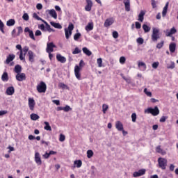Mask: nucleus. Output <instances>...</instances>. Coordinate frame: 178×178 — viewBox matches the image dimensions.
<instances>
[{
  "mask_svg": "<svg viewBox=\"0 0 178 178\" xmlns=\"http://www.w3.org/2000/svg\"><path fill=\"white\" fill-rule=\"evenodd\" d=\"M83 66H84V61H83V60H81L79 63V66L76 65L74 67V74L78 80H81V74H80V70H81V67H83Z\"/></svg>",
  "mask_w": 178,
  "mask_h": 178,
  "instance_id": "f257e3e1",
  "label": "nucleus"
},
{
  "mask_svg": "<svg viewBox=\"0 0 178 178\" xmlns=\"http://www.w3.org/2000/svg\"><path fill=\"white\" fill-rule=\"evenodd\" d=\"M74 29V25H73L72 23H70L68 25L67 29H65V38L67 40H69L70 37L72 36V31Z\"/></svg>",
  "mask_w": 178,
  "mask_h": 178,
  "instance_id": "f03ea898",
  "label": "nucleus"
},
{
  "mask_svg": "<svg viewBox=\"0 0 178 178\" xmlns=\"http://www.w3.org/2000/svg\"><path fill=\"white\" fill-rule=\"evenodd\" d=\"M152 30V40L154 42H156V41L161 38V36L159 35V29L158 28H153Z\"/></svg>",
  "mask_w": 178,
  "mask_h": 178,
  "instance_id": "7ed1b4c3",
  "label": "nucleus"
},
{
  "mask_svg": "<svg viewBox=\"0 0 178 178\" xmlns=\"http://www.w3.org/2000/svg\"><path fill=\"white\" fill-rule=\"evenodd\" d=\"M145 113H151L153 116H158L159 114V108L156 106L154 108L149 107L145 110Z\"/></svg>",
  "mask_w": 178,
  "mask_h": 178,
  "instance_id": "20e7f679",
  "label": "nucleus"
},
{
  "mask_svg": "<svg viewBox=\"0 0 178 178\" xmlns=\"http://www.w3.org/2000/svg\"><path fill=\"white\" fill-rule=\"evenodd\" d=\"M38 92L42 93L47 92V84L44 81H41L36 87Z\"/></svg>",
  "mask_w": 178,
  "mask_h": 178,
  "instance_id": "39448f33",
  "label": "nucleus"
},
{
  "mask_svg": "<svg viewBox=\"0 0 178 178\" xmlns=\"http://www.w3.org/2000/svg\"><path fill=\"white\" fill-rule=\"evenodd\" d=\"M158 163L159 166V168H161V169H163V170H165V169H166V165H168V160H166V159L160 157L158 159Z\"/></svg>",
  "mask_w": 178,
  "mask_h": 178,
  "instance_id": "423d86ee",
  "label": "nucleus"
},
{
  "mask_svg": "<svg viewBox=\"0 0 178 178\" xmlns=\"http://www.w3.org/2000/svg\"><path fill=\"white\" fill-rule=\"evenodd\" d=\"M29 47L28 46H25L23 47V49H22V56L21 57V52H19V59L20 60H26V55L27 54V52H29Z\"/></svg>",
  "mask_w": 178,
  "mask_h": 178,
  "instance_id": "0eeeda50",
  "label": "nucleus"
},
{
  "mask_svg": "<svg viewBox=\"0 0 178 178\" xmlns=\"http://www.w3.org/2000/svg\"><path fill=\"white\" fill-rule=\"evenodd\" d=\"M35 162L39 166L42 165V160H41V155L38 153V152H36L35 153Z\"/></svg>",
  "mask_w": 178,
  "mask_h": 178,
  "instance_id": "6e6552de",
  "label": "nucleus"
},
{
  "mask_svg": "<svg viewBox=\"0 0 178 178\" xmlns=\"http://www.w3.org/2000/svg\"><path fill=\"white\" fill-rule=\"evenodd\" d=\"M56 48V46L54 44V42L47 43L46 51L47 54L54 52V49Z\"/></svg>",
  "mask_w": 178,
  "mask_h": 178,
  "instance_id": "1a4fd4ad",
  "label": "nucleus"
},
{
  "mask_svg": "<svg viewBox=\"0 0 178 178\" xmlns=\"http://www.w3.org/2000/svg\"><path fill=\"white\" fill-rule=\"evenodd\" d=\"M113 23H115V19L110 17L105 20L104 26V27H109V26H112Z\"/></svg>",
  "mask_w": 178,
  "mask_h": 178,
  "instance_id": "9d476101",
  "label": "nucleus"
},
{
  "mask_svg": "<svg viewBox=\"0 0 178 178\" xmlns=\"http://www.w3.org/2000/svg\"><path fill=\"white\" fill-rule=\"evenodd\" d=\"M28 56H29V60L31 62V63H34V60L35 59V54L33 51L29 50L28 51Z\"/></svg>",
  "mask_w": 178,
  "mask_h": 178,
  "instance_id": "9b49d317",
  "label": "nucleus"
},
{
  "mask_svg": "<svg viewBox=\"0 0 178 178\" xmlns=\"http://www.w3.org/2000/svg\"><path fill=\"white\" fill-rule=\"evenodd\" d=\"M144 175H145V170L142 169L134 172L133 176L134 177H140V176H143Z\"/></svg>",
  "mask_w": 178,
  "mask_h": 178,
  "instance_id": "f8f14e48",
  "label": "nucleus"
},
{
  "mask_svg": "<svg viewBox=\"0 0 178 178\" xmlns=\"http://www.w3.org/2000/svg\"><path fill=\"white\" fill-rule=\"evenodd\" d=\"M24 32L29 33L30 38H31V40H33L34 41H35V38L34 37V33L33 32L32 30H30V28L26 27L24 29Z\"/></svg>",
  "mask_w": 178,
  "mask_h": 178,
  "instance_id": "ddd939ff",
  "label": "nucleus"
},
{
  "mask_svg": "<svg viewBox=\"0 0 178 178\" xmlns=\"http://www.w3.org/2000/svg\"><path fill=\"white\" fill-rule=\"evenodd\" d=\"M53 19H58V14L56 13V11L55 10L51 9V10H47L46 11Z\"/></svg>",
  "mask_w": 178,
  "mask_h": 178,
  "instance_id": "4468645a",
  "label": "nucleus"
},
{
  "mask_svg": "<svg viewBox=\"0 0 178 178\" xmlns=\"http://www.w3.org/2000/svg\"><path fill=\"white\" fill-rule=\"evenodd\" d=\"M15 77L17 81H23L24 80H26V74L24 73L17 74Z\"/></svg>",
  "mask_w": 178,
  "mask_h": 178,
  "instance_id": "2eb2a0df",
  "label": "nucleus"
},
{
  "mask_svg": "<svg viewBox=\"0 0 178 178\" xmlns=\"http://www.w3.org/2000/svg\"><path fill=\"white\" fill-rule=\"evenodd\" d=\"M87 5L85 7L86 12H90L92 8V1L91 0H86Z\"/></svg>",
  "mask_w": 178,
  "mask_h": 178,
  "instance_id": "dca6fc26",
  "label": "nucleus"
},
{
  "mask_svg": "<svg viewBox=\"0 0 178 178\" xmlns=\"http://www.w3.org/2000/svg\"><path fill=\"white\" fill-rule=\"evenodd\" d=\"M29 106L31 111L34 110V106H35V101H34V99L33 98L29 99Z\"/></svg>",
  "mask_w": 178,
  "mask_h": 178,
  "instance_id": "f3484780",
  "label": "nucleus"
},
{
  "mask_svg": "<svg viewBox=\"0 0 178 178\" xmlns=\"http://www.w3.org/2000/svg\"><path fill=\"white\" fill-rule=\"evenodd\" d=\"M138 66L140 70H142V72H145V70H147V65L143 61H139Z\"/></svg>",
  "mask_w": 178,
  "mask_h": 178,
  "instance_id": "a211bd4d",
  "label": "nucleus"
},
{
  "mask_svg": "<svg viewBox=\"0 0 178 178\" xmlns=\"http://www.w3.org/2000/svg\"><path fill=\"white\" fill-rule=\"evenodd\" d=\"M15 58H16V56L15 54L8 55L7 56L5 63H6V65H9L10 62H12L15 59Z\"/></svg>",
  "mask_w": 178,
  "mask_h": 178,
  "instance_id": "6ab92c4d",
  "label": "nucleus"
},
{
  "mask_svg": "<svg viewBox=\"0 0 178 178\" xmlns=\"http://www.w3.org/2000/svg\"><path fill=\"white\" fill-rule=\"evenodd\" d=\"M56 59L58 62H60V63H66V58L60 54L56 55Z\"/></svg>",
  "mask_w": 178,
  "mask_h": 178,
  "instance_id": "aec40b11",
  "label": "nucleus"
},
{
  "mask_svg": "<svg viewBox=\"0 0 178 178\" xmlns=\"http://www.w3.org/2000/svg\"><path fill=\"white\" fill-rule=\"evenodd\" d=\"M115 128L118 131H122L123 130V124L120 121H117L115 122Z\"/></svg>",
  "mask_w": 178,
  "mask_h": 178,
  "instance_id": "412c9836",
  "label": "nucleus"
},
{
  "mask_svg": "<svg viewBox=\"0 0 178 178\" xmlns=\"http://www.w3.org/2000/svg\"><path fill=\"white\" fill-rule=\"evenodd\" d=\"M7 95H13L15 94V88L13 86L8 87L6 90Z\"/></svg>",
  "mask_w": 178,
  "mask_h": 178,
  "instance_id": "4be33fe9",
  "label": "nucleus"
},
{
  "mask_svg": "<svg viewBox=\"0 0 178 178\" xmlns=\"http://www.w3.org/2000/svg\"><path fill=\"white\" fill-rule=\"evenodd\" d=\"M145 15V11L141 10L138 15V22H141V23H143V22H144Z\"/></svg>",
  "mask_w": 178,
  "mask_h": 178,
  "instance_id": "5701e85b",
  "label": "nucleus"
},
{
  "mask_svg": "<svg viewBox=\"0 0 178 178\" xmlns=\"http://www.w3.org/2000/svg\"><path fill=\"white\" fill-rule=\"evenodd\" d=\"M126 12H130V0H124Z\"/></svg>",
  "mask_w": 178,
  "mask_h": 178,
  "instance_id": "b1692460",
  "label": "nucleus"
},
{
  "mask_svg": "<svg viewBox=\"0 0 178 178\" xmlns=\"http://www.w3.org/2000/svg\"><path fill=\"white\" fill-rule=\"evenodd\" d=\"M156 152H158V154H161V155H166V151L161 148V146H157L156 147Z\"/></svg>",
  "mask_w": 178,
  "mask_h": 178,
  "instance_id": "393cba45",
  "label": "nucleus"
},
{
  "mask_svg": "<svg viewBox=\"0 0 178 178\" xmlns=\"http://www.w3.org/2000/svg\"><path fill=\"white\" fill-rule=\"evenodd\" d=\"M83 162L81 160H76L74 161V168H81Z\"/></svg>",
  "mask_w": 178,
  "mask_h": 178,
  "instance_id": "a878e982",
  "label": "nucleus"
},
{
  "mask_svg": "<svg viewBox=\"0 0 178 178\" xmlns=\"http://www.w3.org/2000/svg\"><path fill=\"white\" fill-rule=\"evenodd\" d=\"M82 51L85 55H87V56H91V55H92V52H91L87 47H83Z\"/></svg>",
  "mask_w": 178,
  "mask_h": 178,
  "instance_id": "bb28decb",
  "label": "nucleus"
},
{
  "mask_svg": "<svg viewBox=\"0 0 178 178\" xmlns=\"http://www.w3.org/2000/svg\"><path fill=\"white\" fill-rule=\"evenodd\" d=\"M169 6V2H167L165 3V6H164L162 12V16L163 17H165L166 16V13H168V8Z\"/></svg>",
  "mask_w": 178,
  "mask_h": 178,
  "instance_id": "cd10ccee",
  "label": "nucleus"
},
{
  "mask_svg": "<svg viewBox=\"0 0 178 178\" xmlns=\"http://www.w3.org/2000/svg\"><path fill=\"white\" fill-rule=\"evenodd\" d=\"M85 29H86V31H91V30L94 29V23H92V22L88 23Z\"/></svg>",
  "mask_w": 178,
  "mask_h": 178,
  "instance_id": "c85d7f7f",
  "label": "nucleus"
},
{
  "mask_svg": "<svg viewBox=\"0 0 178 178\" xmlns=\"http://www.w3.org/2000/svg\"><path fill=\"white\" fill-rule=\"evenodd\" d=\"M33 17L34 19H36V20H40L41 22L44 23V24H48V23L47 22H45V20H44L41 17H40V16H38V15H37V13H33Z\"/></svg>",
  "mask_w": 178,
  "mask_h": 178,
  "instance_id": "c756f323",
  "label": "nucleus"
},
{
  "mask_svg": "<svg viewBox=\"0 0 178 178\" xmlns=\"http://www.w3.org/2000/svg\"><path fill=\"white\" fill-rule=\"evenodd\" d=\"M14 72L17 74L22 73V66L20 65H15L14 68Z\"/></svg>",
  "mask_w": 178,
  "mask_h": 178,
  "instance_id": "7c9ffc66",
  "label": "nucleus"
},
{
  "mask_svg": "<svg viewBox=\"0 0 178 178\" xmlns=\"http://www.w3.org/2000/svg\"><path fill=\"white\" fill-rule=\"evenodd\" d=\"M51 26H53V27H55V29H62V25L59 23H56L54 22H50Z\"/></svg>",
  "mask_w": 178,
  "mask_h": 178,
  "instance_id": "2f4dec72",
  "label": "nucleus"
},
{
  "mask_svg": "<svg viewBox=\"0 0 178 178\" xmlns=\"http://www.w3.org/2000/svg\"><path fill=\"white\" fill-rule=\"evenodd\" d=\"M167 69H171L173 70L175 67V62L170 61L169 63H167L166 65Z\"/></svg>",
  "mask_w": 178,
  "mask_h": 178,
  "instance_id": "473e14b6",
  "label": "nucleus"
},
{
  "mask_svg": "<svg viewBox=\"0 0 178 178\" xmlns=\"http://www.w3.org/2000/svg\"><path fill=\"white\" fill-rule=\"evenodd\" d=\"M2 81H8L9 80V76H8V72H3L1 76Z\"/></svg>",
  "mask_w": 178,
  "mask_h": 178,
  "instance_id": "72a5a7b5",
  "label": "nucleus"
},
{
  "mask_svg": "<svg viewBox=\"0 0 178 178\" xmlns=\"http://www.w3.org/2000/svg\"><path fill=\"white\" fill-rule=\"evenodd\" d=\"M169 49H170V52H172L173 54V52H175V51H176V44L171 43L169 46Z\"/></svg>",
  "mask_w": 178,
  "mask_h": 178,
  "instance_id": "f704fd0d",
  "label": "nucleus"
},
{
  "mask_svg": "<svg viewBox=\"0 0 178 178\" xmlns=\"http://www.w3.org/2000/svg\"><path fill=\"white\" fill-rule=\"evenodd\" d=\"M15 21L13 19H10L6 22V25L10 27L11 26H15Z\"/></svg>",
  "mask_w": 178,
  "mask_h": 178,
  "instance_id": "c9c22d12",
  "label": "nucleus"
},
{
  "mask_svg": "<svg viewBox=\"0 0 178 178\" xmlns=\"http://www.w3.org/2000/svg\"><path fill=\"white\" fill-rule=\"evenodd\" d=\"M143 29L145 33H149V31H151V27L148 26L147 24H143Z\"/></svg>",
  "mask_w": 178,
  "mask_h": 178,
  "instance_id": "e433bc0d",
  "label": "nucleus"
},
{
  "mask_svg": "<svg viewBox=\"0 0 178 178\" xmlns=\"http://www.w3.org/2000/svg\"><path fill=\"white\" fill-rule=\"evenodd\" d=\"M31 120H38V119H40V116L35 113H32L31 115Z\"/></svg>",
  "mask_w": 178,
  "mask_h": 178,
  "instance_id": "4c0bfd02",
  "label": "nucleus"
},
{
  "mask_svg": "<svg viewBox=\"0 0 178 178\" xmlns=\"http://www.w3.org/2000/svg\"><path fill=\"white\" fill-rule=\"evenodd\" d=\"M58 86L62 88L63 90H69V86L63 83H60L58 84Z\"/></svg>",
  "mask_w": 178,
  "mask_h": 178,
  "instance_id": "58836bf2",
  "label": "nucleus"
},
{
  "mask_svg": "<svg viewBox=\"0 0 178 178\" xmlns=\"http://www.w3.org/2000/svg\"><path fill=\"white\" fill-rule=\"evenodd\" d=\"M44 130H47L48 131H51V130H52V129L51 128V127L49 126V122H44Z\"/></svg>",
  "mask_w": 178,
  "mask_h": 178,
  "instance_id": "ea45409f",
  "label": "nucleus"
},
{
  "mask_svg": "<svg viewBox=\"0 0 178 178\" xmlns=\"http://www.w3.org/2000/svg\"><path fill=\"white\" fill-rule=\"evenodd\" d=\"M92 156H94V152H92V150L89 149L87 151V157L90 159L92 158Z\"/></svg>",
  "mask_w": 178,
  "mask_h": 178,
  "instance_id": "a19ab883",
  "label": "nucleus"
},
{
  "mask_svg": "<svg viewBox=\"0 0 178 178\" xmlns=\"http://www.w3.org/2000/svg\"><path fill=\"white\" fill-rule=\"evenodd\" d=\"M109 108V106H108V104H103L102 105V112L103 113H106V111H108V109Z\"/></svg>",
  "mask_w": 178,
  "mask_h": 178,
  "instance_id": "79ce46f5",
  "label": "nucleus"
},
{
  "mask_svg": "<svg viewBox=\"0 0 178 178\" xmlns=\"http://www.w3.org/2000/svg\"><path fill=\"white\" fill-rule=\"evenodd\" d=\"M81 37V33H76L74 35V41H79V39Z\"/></svg>",
  "mask_w": 178,
  "mask_h": 178,
  "instance_id": "37998d69",
  "label": "nucleus"
},
{
  "mask_svg": "<svg viewBox=\"0 0 178 178\" xmlns=\"http://www.w3.org/2000/svg\"><path fill=\"white\" fill-rule=\"evenodd\" d=\"M136 42L139 44V45H143L144 44V39H143V38H138L136 40Z\"/></svg>",
  "mask_w": 178,
  "mask_h": 178,
  "instance_id": "c03bdc74",
  "label": "nucleus"
},
{
  "mask_svg": "<svg viewBox=\"0 0 178 178\" xmlns=\"http://www.w3.org/2000/svg\"><path fill=\"white\" fill-rule=\"evenodd\" d=\"M97 63L98 65V67H102V58H97Z\"/></svg>",
  "mask_w": 178,
  "mask_h": 178,
  "instance_id": "a18cd8bd",
  "label": "nucleus"
},
{
  "mask_svg": "<svg viewBox=\"0 0 178 178\" xmlns=\"http://www.w3.org/2000/svg\"><path fill=\"white\" fill-rule=\"evenodd\" d=\"M144 92L147 97H152V92L148 91V89L145 88L144 89Z\"/></svg>",
  "mask_w": 178,
  "mask_h": 178,
  "instance_id": "49530a36",
  "label": "nucleus"
},
{
  "mask_svg": "<svg viewBox=\"0 0 178 178\" xmlns=\"http://www.w3.org/2000/svg\"><path fill=\"white\" fill-rule=\"evenodd\" d=\"M131 119H132V122L134 123H136V120H137V114H136V113H133L131 114Z\"/></svg>",
  "mask_w": 178,
  "mask_h": 178,
  "instance_id": "de8ad7c7",
  "label": "nucleus"
},
{
  "mask_svg": "<svg viewBox=\"0 0 178 178\" xmlns=\"http://www.w3.org/2000/svg\"><path fill=\"white\" fill-rule=\"evenodd\" d=\"M81 50L79 49V47H76L74 51H72L73 55H77V54H80Z\"/></svg>",
  "mask_w": 178,
  "mask_h": 178,
  "instance_id": "09e8293b",
  "label": "nucleus"
},
{
  "mask_svg": "<svg viewBox=\"0 0 178 178\" xmlns=\"http://www.w3.org/2000/svg\"><path fill=\"white\" fill-rule=\"evenodd\" d=\"M120 63H121V65H124V63H126V58L124 56L120 58Z\"/></svg>",
  "mask_w": 178,
  "mask_h": 178,
  "instance_id": "8fccbe9b",
  "label": "nucleus"
},
{
  "mask_svg": "<svg viewBox=\"0 0 178 178\" xmlns=\"http://www.w3.org/2000/svg\"><path fill=\"white\" fill-rule=\"evenodd\" d=\"M158 66H159V62H154L152 63V67L153 69H158Z\"/></svg>",
  "mask_w": 178,
  "mask_h": 178,
  "instance_id": "3c124183",
  "label": "nucleus"
},
{
  "mask_svg": "<svg viewBox=\"0 0 178 178\" xmlns=\"http://www.w3.org/2000/svg\"><path fill=\"white\" fill-rule=\"evenodd\" d=\"M66 137L65 136V135L60 134V138H59V141H60L61 143H63V141H65Z\"/></svg>",
  "mask_w": 178,
  "mask_h": 178,
  "instance_id": "603ef678",
  "label": "nucleus"
},
{
  "mask_svg": "<svg viewBox=\"0 0 178 178\" xmlns=\"http://www.w3.org/2000/svg\"><path fill=\"white\" fill-rule=\"evenodd\" d=\"M70 111H72V108L70 107L69 105H66V106L64 107V112H69Z\"/></svg>",
  "mask_w": 178,
  "mask_h": 178,
  "instance_id": "864d4df0",
  "label": "nucleus"
},
{
  "mask_svg": "<svg viewBox=\"0 0 178 178\" xmlns=\"http://www.w3.org/2000/svg\"><path fill=\"white\" fill-rule=\"evenodd\" d=\"M22 19H24L26 22L29 21V14L24 13L22 16Z\"/></svg>",
  "mask_w": 178,
  "mask_h": 178,
  "instance_id": "5fc2aeb1",
  "label": "nucleus"
},
{
  "mask_svg": "<svg viewBox=\"0 0 178 178\" xmlns=\"http://www.w3.org/2000/svg\"><path fill=\"white\" fill-rule=\"evenodd\" d=\"M163 41H161V42L158 43L156 45V48H158V49H161V48H162V47H163Z\"/></svg>",
  "mask_w": 178,
  "mask_h": 178,
  "instance_id": "6e6d98bb",
  "label": "nucleus"
},
{
  "mask_svg": "<svg viewBox=\"0 0 178 178\" xmlns=\"http://www.w3.org/2000/svg\"><path fill=\"white\" fill-rule=\"evenodd\" d=\"M15 48H16L17 49H19V52H21V58H22V45H21V44H17L16 47H15Z\"/></svg>",
  "mask_w": 178,
  "mask_h": 178,
  "instance_id": "4d7b16f0",
  "label": "nucleus"
},
{
  "mask_svg": "<svg viewBox=\"0 0 178 178\" xmlns=\"http://www.w3.org/2000/svg\"><path fill=\"white\" fill-rule=\"evenodd\" d=\"M164 33H165L167 37H172V35H173L172 32H170L169 30L164 31Z\"/></svg>",
  "mask_w": 178,
  "mask_h": 178,
  "instance_id": "13d9d810",
  "label": "nucleus"
},
{
  "mask_svg": "<svg viewBox=\"0 0 178 178\" xmlns=\"http://www.w3.org/2000/svg\"><path fill=\"white\" fill-rule=\"evenodd\" d=\"M7 113L8 111L6 110L0 111V116H5Z\"/></svg>",
  "mask_w": 178,
  "mask_h": 178,
  "instance_id": "bf43d9fd",
  "label": "nucleus"
},
{
  "mask_svg": "<svg viewBox=\"0 0 178 178\" xmlns=\"http://www.w3.org/2000/svg\"><path fill=\"white\" fill-rule=\"evenodd\" d=\"M166 119H168V117L162 116V117L160 118V122H161V123H165V122H166Z\"/></svg>",
  "mask_w": 178,
  "mask_h": 178,
  "instance_id": "052dcab7",
  "label": "nucleus"
},
{
  "mask_svg": "<svg viewBox=\"0 0 178 178\" xmlns=\"http://www.w3.org/2000/svg\"><path fill=\"white\" fill-rule=\"evenodd\" d=\"M122 79H124V80H125V81H127V83L128 84L131 83V79L130 78H126V77L123 76Z\"/></svg>",
  "mask_w": 178,
  "mask_h": 178,
  "instance_id": "680f3d73",
  "label": "nucleus"
},
{
  "mask_svg": "<svg viewBox=\"0 0 178 178\" xmlns=\"http://www.w3.org/2000/svg\"><path fill=\"white\" fill-rule=\"evenodd\" d=\"M113 38H118V37H119V33L118 31H115L113 32Z\"/></svg>",
  "mask_w": 178,
  "mask_h": 178,
  "instance_id": "e2e57ef3",
  "label": "nucleus"
},
{
  "mask_svg": "<svg viewBox=\"0 0 178 178\" xmlns=\"http://www.w3.org/2000/svg\"><path fill=\"white\" fill-rule=\"evenodd\" d=\"M152 6L153 9H155V8H156V1L155 0H152Z\"/></svg>",
  "mask_w": 178,
  "mask_h": 178,
  "instance_id": "0e129e2a",
  "label": "nucleus"
},
{
  "mask_svg": "<svg viewBox=\"0 0 178 178\" xmlns=\"http://www.w3.org/2000/svg\"><path fill=\"white\" fill-rule=\"evenodd\" d=\"M36 9H38V10H41V9H42V4L41 3H38L36 5Z\"/></svg>",
  "mask_w": 178,
  "mask_h": 178,
  "instance_id": "69168bd1",
  "label": "nucleus"
},
{
  "mask_svg": "<svg viewBox=\"0 0 178 178\" xmlns=\"http://www.w3.org/2000/svg\"><path fill=\"white\" fill-rule=\"evenodd\" d=\"M42 34V33H41V31H40V30H37L35 33V35L36 37H38V36L41 35Z\"/></svg>",
  "mask_w": 178,
  "mask_h": 178,
  "instance_id": "338daca9",
  "label": "nucleus"
},
{
  "mask_svg": "<svg viewBox=\"0 0 178 178\" xmlns=\"http://www.w3.org/2000/svg\"><path fill=\"white\" fill-rule=\"evenodd\" d=\"M135 26H136V29H141V24H140V22H136V23H135Z\"/></svg>",
  "mask_w": 178,
  "mask_h": 178,
  "instance_id": "774afa93",
  "label": "nucleus"
}]
</instances>
